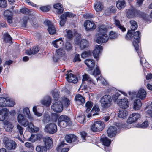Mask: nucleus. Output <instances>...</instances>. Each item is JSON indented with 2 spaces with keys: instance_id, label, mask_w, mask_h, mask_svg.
Instances as JSON below:
<instances>
[{
  "instance_id": "obj_1",
  "label": "nucleus",
  "mask_w": 152,
  "mask_h": 152,
  "mask_svg": "<svg viewBox=\"0 0 152 152\" xmlns=\"http://www.w3.org/2000/svg\"><path fill=\"white\" fill-rule=\"evenodd\" d=\"M133 37H134V41L133 42V44L137 52L138 55L140 58V63L142 66L143 68L144 69V67L145 66V65L147 64L146 62L145 59L143 57V56L141 55V51L139 49L138 43L139 42L140 38V33L139 31L133 33Z\"/></svg>"
},
{
  "instance_id": "obj_2",
  "label": "nucleus",
  "mask_w": 152,
  "mask_h": 152,
  "mask_svg": "<svg viewBox=\"0 0 152 152\" xmlns=\"http://www.w3.org/2000/svg\"><path fill=\"white\" fill-rule=\"evenodd\" d=\"M107 29L104 25H101L99 28L98 33L96 35V41L97 43L101 44L106 42L109 39L107 35Z\"/></svg>"
},
{
  "instance_id": "obj_3",
  "label": "nucleus",
  "mask_w": 152,
  "mask_h": 152,
  "mask_svg": "<svg viewBox=\"0 0 152 152\" xmlns=\"http://www.w3.org/2000/svg\"><path fill=\"white\" fill-rule=\"evenodd\" d=\"M112 99L110 96L105 95L101 99L100 102L102 107L104 109L107 108L111 105Z\"/></svg>"
},
{
  "instance_id": "obj_4",
  "label": "nucleus",
  "mask_w": 152,
  "mask_h": 152,
  "mask_svg": "<svg viewBox=\"0 0 152 152\" xmlns=\"http://www.w3.org/2000/svg\"><path fill=\"white\" fill-rule=\"evenodd\" d=\"M70 123V119L66 116L62 115L58 119V125L62 127H65Z\"/></svg>"
},
{
  "instance_id": "obj_5",
  "label": "nucleus",
  "mask_w": 152,
  "mask_h": 152,
  "mask_svg": "<svg viewBox=\"0 0 152 152\" xmlns=\"http://www.w3.org/2000/svg\"><path fill=\"white\" fill-rule=\"evenodd\" d=\"M104 123L100 121H95L91 125V129L93 132H95L101 131L104 127Z\"/></svg>"
},
{
  "instance_id": "obj_6",
  "label": "nucleus",
  "mask_w": 152,
  "mask_h": 152,
  "mask_svg": "<svg viewBox=\"0 0 152 152\" xmlns=\"http://www.w3.org/2000/svg\"><path fill=\"white\" fill-rule=\"evenodd\" d=\"M146 92L143 89L141 88L139 90L138 92H133L131 93L130 95L132 97V99L134 97H138L141 99L145 98L146 97Z\"/></svg>"
},
{
  "instance_id": "obj_7",
  "label": "nucleus",
  "mask_w": 152,
  "mask_h": 152,
  "mask_svg": "<svg viewBox=\"0 0 152 152\" xmlns=\"http://www.w3.org/2000/svg\"><path fill=\"white\" fill-rule=\"evenodd\" d=\"M127 17L129 18H134L138 15L139 13V11L136 10L135 8L132 7L126 10Z\"/></svg>"
},
{
  "instance_id": "obj_8",
  "label": "nucleus",
  "mask_w": 152,
  "mask_h": 152,
  "mask_svg": "<svg viewBox=\"0 0 152 152\" xmlns=\"http://www.w3.org/2000/svg\"><path fill=\"white\" fill-rule=\"evenodd\" d=\"M3 142L5 146L7 149L11 150L15 149L16 147V144L15 141L9 139L5 137L3 139Z\"/></svg>"
},
{
  "instance_id": "obj_9",
  "label": "nucleus",
  "mask_w": 152,
  "mask_h": 152,
  "mask_svg": "<svg viewBox=\"0 0 152 152\" xmlns=\"http://www.w3.org/2000/svg\"><path fill=\"white\" fill-rule=\"evenodd\" d=\"M44 130L47 132L53 134L57 131V127L54 124H48L45 126Z\"/></svg>"
},
{
  "instance_id": "obj_10",
  "label": "nucleus",
  "mask_w": 152,
  "mask_h": 152,
  "mask_svg": "<svg viewBox=\"0 0 152 152\" xmlns=\"http://www.w3.org/2000/svg\"><path fill=\"white\" fill-rule=\"evenodd\" d=\"M75 44L79 45L82 49L86 48L88 46V42L85 39L80 40L79 38H76L75 39Z\"/></svg>"
},
{
  "instance_id": "obj_11",
  "label": "nucleus",
  "mask_w": 152,
  "mask_h": 152,
  "mask_svg": "<svg viewBox=\"0 0 152 152\" xmlns=\"http://www.w3.org/2000/svg\"><path fill=\"white\" fill-rule=\"evenodd\" d=\"M17 121L21 125L26 127L28 126L29 122L26 118L24 115L20 114L17 116Z\"/></svg>"
},
{
  "instance_id": "obj_12",
  "label": "nucleus",
  "mask_w": 152,
  "mask_h": 152,
  "mask_svg": "<svg viewBox=\"0 0 152 152\" xmlns=\"http://www.w3.org/2000/svg\"><path fill=\"white\" fill-rule=\"evenodd\" d=\"M71 70L67 71V73L66 74V78L68 82L76 83L77 81V79L75 75L71 73Z\"/></svg>"
},
{
  "instance_id": "obj_13",
  "label": "nucleus",
  "mask_w": 152,
  "mask_h": 152,
  "mask_svg": "<svg viewBox=\"0 0 152 152\" xmlns=\"http://www.w3.org/2000/svg\"><path fill=\"white\" fill-rule=\"evenodd\" d=\"M51 108L55 112H60L63 110V106L62 103L61 102H55L51 106Z\"/></svg>"
},
{
  "instance_id": "obj_14",
  "label": "nucleus",
  "mask_w": 152,
  "mask_h": 152,
  "mask_svg": "<svg viewBox=\"0 0 152 152\" xmlns=\"http://www.w3.org/2000/svg\"><path fill=\"white\" fill-rule=\"evenodd\" d=\"M140 117V115L138 113H133L130 115L127 121V122L128 123L132 124L137 121Z\"/></svg>"
},
{
  "instance_id": "obj_15",
  "label": "nucleus",
  "mask_w": 152,
  "mask_h": 152,
  "mask_svg": "<svg viewBox=\"0 0 152 152\" xmlns=\"http://www.w3.org/2000/svg\"><path fill=\"white\" fill-rule=\"evenodd\" d=\"M84 26L87 30L94 29L96 28V26L94 22L88 20L84 22Z\"/></svg>"
},
{
  "instance_id": "obj_16",
  "label": "nucleus",
  "mask_w": 152,
  "mask_h": 152,
  "mask_svg": "<svg viewBox=\"0 0 152 152\" xmlns=\"http://www.w3.org/2000/svg\"><path fill=\"white\" fill-rule=\"evenodd\" d=\"M118 104L120 107L122 109H126L128 106V101L126 98L119 99L118 102Z\"/></svg>"
},
{
  "instance_id": "obj_17",
  "label": "nucleus",
  "mask_w": 152,
  "mask_h": 152,
  "mask_svg": "<svg viewBox=\"0 0 152 152\" xmlns=\"http://www.w3.org/2000/svg\"><path fill=\"white\" fill-rule=\"evenodd\" d=\"M102 50V46L100 45H98L96 46L95 48L93 51V56L94 57L98 60L99 54Z\"/></svg>"
},
{
  "instance_id": "obj_18",
  "label": "nucleus",
  "mask_w": 152,
  "mask_h": 152,
  "mask_svg": "<svg viewBox=\"0 0 152 152\" xmlns=\"http://www.w3.org/2000/svg\"><path fill=\"white\" fill-rule=\"evenodd\" d=\"M117 128L116 127L111 126L107 130L108 136L110 137L115 136L116 134Z\"/></svg>"
},
{
  "instance_id": "obj_19",
  "label": "nucleus",
  "mask_w": 152,
  "mask_h": 152,
  "mask_svg": "<svg viewBox=\"0 0 152 152\" xmlns=\"http://www.w3.org/2000/svg\"><path fill=\"white\" fill-rule=\"evenodd\" d=\"M45 146L48 149L51 148L53 145V141L52 139L49 137H45L43 139Z\"/></svg>"
},
{
  "instance_id": "obj_20",
  "label": "nucleus",
  "mask_w": 152,
  "mask_h": 152,
  "mask_svg": "<svg viewBox=\"0 0 152 152\" xmlns=\"http://www.w3.org/2000/svg\"><path fill=\"white\" fill-rule=\"evenodd\" d=\"M51 44L54 47L58 48L63 46V42L62 38H60L52 42Z\"/></svg>"
},
{
  "instance_id": "obj_21",
  "label": "nucleus",
  "mask_w": 152,
  "mask_h": 152,
  "mask_svg": "<svg viewBox=\"0 0 152 152\" xmlns=\"http://www.w3.org/2000/svg\"><path fill=\"white\" fill-rule=\"evenodd\" d=\"M65 139L67 142L71 143L72 142L75 141L77 140V138L74 134H68L65 136Z\"/></svg>"
},
{
  "instance_id": "obj_22",
  "label": "nucleus",
  "mask_w": 152,
  "mask_h": 152,
  "mask_svg": "<svg viewBox=\"0 0 152 152\" xmlns=\"http://www.w3.org/2000/svg\"><path fill=\"white\" fill-rule=\"evenodd\" d=\"M8 100V98H4V97L0 98V106L5 107L6 106H12L13 104V103H12L11 104H9L8 102H7Z\"/></svg>"
},
{
  "instance_id": "obj_23",
  "label": "nucleus",
  "mask_w": 152,
  "mask_h": 152,
  "mask_svg": "<svg viewBox=\"0 0 152 152\" xmlns=\"http://www.w3.org/2000/svg\"><path fill=\"white\" fill-rule=\"evenodd\" d=\"M66 145L64 141L61 142L56 148V150L58 152H67L69 150V148H64V145Z\"/></svg>"
},
{
  "instance_id": "obj_24",
  "label": "nucleus",
  "mask_w": 152,
  "mask_h": 152,
  "mask_svg": "<svg viewBox=\"0 0 152 152\" xmlns=\"http://www.w3.org/2000/svg\"><path fill=\"white\" fill-rule=\"evenodd\" d=\"M8 110L4 108L0 110V121H3L8 115Z\"/></svg>"
},
{
  "instance_id": "obj_25",
  "label": "nucleus",
  "mask_w": 152,
  "mask_h": 152,
  "mask_svg": "<svg viewBox=\"0 0 152 152\" xmlns=\"http://www.w3.org/2000/svg\"><path fill=\"white\" fill-rule=\"evenodd\" d=\"M54 8L56 10V12L59 14H61L63 12V8L61 4L59 3H57L53 5Z\"/></svg>"
},
{
  "instance_id": "obj_26",
  "label": "nucleus",
  "mask_w": 152,
  "mask_h": 152,
  "mask_svg": "<svg viewBox=\"0 0 152 152\" xmlns=\"http://www.w3.org/2000/svg\"><path fill=\"white\" fill-rule=\"evenodd\" d=\"M41 103L46 106H49L51 103V98L49 96L46 97L44 99L41 101Z\"/></svg>"
},
{
  "instance_id": "obj_27",
  "label": "nucleus",
  "mask_w": 152,
  "mask_h": 152,
  "mask_svg": "<svg viewBox=\"0 0 152 152\" xmlns=\"http://www.w3.org/2000/svg\"><path fill=\"white\" fill-rule=\"evenodd\" d=\"M85 63L88 67L90 68V70H91L95 65V62L92 59H86L85 61Z\"/></svg>"
},
{
  "instance_id": "obj_28",
  "label": "nucleus",
  "mask_w": 152,
  "mask_h": 152,
  "mask_svg": "<svg viewBox=\"0 0 152 152\" xmlns=\"http://www.w3.org/2000/svg\"><path fill=\"white\" fill-rule=\"evenodd\" d=\"M116 4V7L119 10L124 8L126 6V3L124 0H118Z\"/></svg>"
},
{
  "instance_id": "obj_29",
  "label": "nucleus",
  "mask_w": 152,
  "mask_h": 152,
  "mask_svg": "<svg viewBox=\"0 0 152 152\" xmlns=\"http://www.w3.org/2000/svg\"><path fill=\"white\" fill-rule=\"evenodd\" d=\"M94 8L96 12L102 11L103 8V5L102 3L100 2H96L94 4Z\"/></svg>"
},
{
  "instance_id": "obj_30",
  "label": "nucleus",
  "mask_w": 152,
  "mask_h": 152,
  "mask_svg": "<svg viewBox=\"0 0 152 152\" xmlns=\"http://www.w3.org/2000/svg\"><path fill=\"white\" fill-rule=\"evenodd\" d=\"M100 140L103 144L106 146H109L110 144V140L107 137H102Z\"/></svg>"
},
{
  "instance_id": "obj_31",
  "label": "nucleus",
  "mask_w": 152,
  "mask_h": 152,
  "mask_svg": "<svg viewBox=\"0 0 152 152\" xmlns=\"http://www.w3.org/2000/svg\"><path fill=\"white\" fill-rule=\"evenodd\" d=\"M28 130L31 132H37L39 131V128L35 126L32 123L30 122L28 125Z\"/></svg>"
},
{
  "instance_id": "obj_32",
  "label": "nucleus",
  "mask_w": 152,
  "mask_h": 152,
  "mask_svg": "<svg viewBox=\"0 0 152 152\" xmlns=\"http://www.w3.org/2000/svg\"><path fill=\"white\" fill-rule=\"evenodd\" d=\"M128 115L127 111L125 110H120L118 114V117L124 119L126 118Z\"/></svg>"
},
{
  "instance_id": "obj_33",
  "label": "nucleus",
  "mask_w": 152,
  "mask_h": 152,
  "mask_svg": "<svg viewBox=\"0 0 152 152\" xmlns=\"http://www.w3.org/2000/svg\"><path fill=\"white\" fill-rule=\"evenodd\" d=\"M39 50L37 47H34L32 50H27L26 51V53L27 55L34 54L37 53Z\"/></svg>"
},
{
  "instance_id": "obj_34",
  "label": "nucleus",
  "mask_w": 152,
  "mask_h": 152,
  "mask_svg": "<svg viewBox=\"0 0 152 152\" xmlns=\"http://www.w3.org/2000/svg\"><path fill=\"white\" fill-rule=\"evenodd\" d=\"M75 99L77 103L79 104L84 103L85 102L84 98L80 94L77 95L76 96Z\"/></svg>"
},
{
  "instance_id": "obj_35",
  "label": "nucleus",
  "mask_w": 152,
  "mask_h": 152,
  "mask_svg": "<svg viewBox=\"0 0 152 152\" xmlns=\"http://www.w3.org/2000/svg\"><path fill=\"white\" fill-rule=\"evenodd\" d=\"M141 105L142 103L140 99L135 100L134 102V109L138 110L140 109Z\"/></svg>"
},
{
  "instance_id": "obj_36",
  "label": "nucleus",
  "mask_w": 152,
  "mask_h": 152,
  "mask_svg": "<svg viewBox=\"0 0 152 152\" xmlns=\"http://www.w3.org/2000/svg\"><path fill=\"white\" fill-rule=\"evenodd\" d=\"M35 150L37 152H46L47 148L45 146L39 145L36 147Z\"/></svg>"
},
{
  "instance_id": "obj_37",
  "label": "nucleus",
  "mask_w": 152,
  "mask_h": 152,
  "mask_svg": "<svg viewBox=\"0 0 152 152\" xmlns=\"http://www.w3.org/2000/svg\"><path fill=\"white\" fill-rule=\"evenodd\" d=\"M13 125L11 123L7 122L5 125V128L6 131L8 132H11L13 128Z\"/></svg>"
},
{
  "instance_id": "obj_38",
  "label": "nucleus",
  "mask_w": 152,
  "mask_h": 152,
  "mask_svg": "<svg viewBox=\"0 0 152 152\" xmlns=\"http://www.w3.org/2000/svg\"><path fill=\"white\" fill-rule=\"evenodd\" d=\"M114 22L115 24L118 28H119L123 32L125 31L126 29V28L121 25L120 22L119 20L117 19H115Z\"/></svg>"
},
{
  "instance_id": "obj_39",
  "label": "nucleus",
  "mask_w": 152,
  "mask_h": 152,
  "mask_svg": "<svg viewBox=\"0 0 152 152\" xmlns=\"http://www.w3.org/2000/svg\"><path fill=\"white\" fill-rule=\"evenodd\" d=\"M56 52L57 55L60 57L66 56V54L65 51L63 49L59 48L58 49L56 50Z\"/></svg>"
},
{
  "instance_id": "obj_40",
  "label": "nucleus",
  "mask_w": 152,
  "mask_h": 152,
  "mask_svg": "<svg viewBox=\"0 0 152 152\" xmlns=\"http://www.w3.org/2000/svg\"><path fill=\"white\" fill-rule=\"evenodd\" d=\"M133 31H128L127 34L125 37L127 40H131L132 42L134 41V37H133Z\"/></svg>"
},
{
  "instance_id": "obj_41",
  "label": "nucleus",
  "mask_w": 152,
  "mask_h": 152,
  "mask_svg": "<svg viewBox=\"0 0 152 152\" xmlns=\"http://www.w3.org/2000/svg\"><path fill=\"white\" fill-rule=\"evenodd\" d=\"M4 41L7 42H12V38L7 32L3 33Z\"/></svg>"
},
{
  "instance_id": "obj_42",
  "label": "nucleus",
  "mask_w": 152,
  "mask_h": 152,
  "mask_svg": "<svg viewBox=\"0 0 152 152\" xmlns=\"http://www.w3.org/2000/svg\"><path fill=\"white\" fill-rule=\"evenodd\" d=\"M48 31L50 34H53L56 33V30L55 26L53 24L48 27Z\"/></svg>"
},
{
  "instance_id": "obj_43",
  "label": "nucleus",
  "mask_w": 152,
  "mask_h": 152,
  "mask_svg": "<svg viewBox=\"0 0 152 152\" xmlns=\"http://www.w3.org/2000/svg\"><path fill=\"white\" fill-rule=\"evenodd\" d=\"M42 137V135L39 134H37L35 135L32 134L30 137L31 140L33 142H35L40 139Z\"/></svg>"
},
{
  "instance_id": "obj_44",
  "label": "nucleus",
  "mask_w": 152,
  "mask_h": 152,
  "mask_svg": "<svg viewBox=\"0 0 152 152\" xmlns=\"http://www.w3.org/2000/svg\"><path fill=\"white\" fill-rule=\"evenodd\" d=\"M130 23L131 24V28L132 31L135 30L138 27L136 22L134 20H131Z\"/></svg>"
},
{
  "instance_id": "obj_45",
  "label": "nucleus",
  "mask_w": 152,
  "mask_h": 152,
  "mask_svg": "<svg viewBox=\"0 0 152 152\" xmlns=\"http://www.w3.org/2000/svg\"><path fill=\"white\" fill-rule=\"evenodd\" d=\"M93 104L90 101L87 102L86 104V112L88 113L89 112L92 108Z\"/></svg>"
},
{
  "instance_id": "obj_46",
  "label": "nucleus",
  "mask_w": 152,
  "mask_h": 152,
  "mask_svg": "<svg viewBox=\"0 0 152 152\" xmlns=\"http://www.w3.org/2000/svg\"><path fill=\"white\" fill-rule=\"evenodd\" d=\"M99 108L97 107L96 106H94L91 112V114L88 115V118L90 117L92 115V113H97L99 111Z\"/></svg>"
},
{
  "instance_id": "obj_47",
  "label": "nucleus",
  "mask_w": 152,
  "mask_h": 152,
  "mask_svg": "<svg viewBox=\"0 0 152 152\" xmlns=\"http://www.w3.org/2000/svg\"><path fill=\"white\" fill-rule=\"evenodd\" d=\"M148 125V122L147 121H145L141 124H137V126L138 128H144L147 127Z\"/></svg>"
},
{
  "instance_id": "obj_48",
  "label": "nucleus",
  "mask_w": 152,
  "mask_h": 152,
  "mask_svg": "<svg viewBox=\"0 0 152 152\" xmlns=\"http://www.w3.org/2000/svg\"><path fill=\"white\" fill-rule=\"evenodd\" d=\"M85 117L84 115H83L78 116L77 118V121L81 123H84L85 121Z\"/></svg>"
},
{
  "instance_id": "obj_49",
  "label": "nucleus",
  "mask_w": 152,
  "mask_h": 152,
  "mask_svg": "<svg viewBox=\"0 0 152 152\" xmlns=\"http://www.w3.org/2000/svg\"><path fill=\"white\" fill-rule=\"evenodd\" d=\"M52 95L53 98L56 100H57L58 97V92L56 89H55L53 91H52Z\"/></svg>"
},
{
  "instance_id": "obj_50",
  "label": "nucleus",
  "mask_w": 152,
  "mask_h": 152,
  "mask_svg": "<svg viewBox=\"0 0 152 152\" xmlns=\"http://www.w3.org/2000/svg\"><path fill=\"white\" fill-rule=\"evenodd\" d=\"M50 121V117L48 114H45L44 115L42 119L43 122L45 124L48 123Z\"/></svg>"
},
{
  "instance_id": "obj_51",
  "label": "nucleus",
  "mask_w": 152,
  "mask_h": 152,
  "mask_svg": "<svg viewBox=\"0 0 152 152\" xmlns=\"http://www.w3.org/2000/svg\"><path fill=\"white\" fill-rule=\"evenodd\" d=\"M73 16V15L71 13L69 12H66L64 13L63 14L61 15V18H64L66 19L67 17H71Z\"/></svg>"
},
{
  "instance_id": "obj_52",
  "label": "nucleus",
  "mask_w": 152,
  "mask_h": 152,
  "mask_svg": "<svg viewBox=\"0 0 152 152\" xmlns=\"http://www.w3.org/2000/svg\"><path fill=\"white\" fill-rule=\"evenodd\" d=\"M33 111L34 115L38 117H40L42 115V113L38 112L37 110V107L34 106L33 108Z\"/></svg>"
},
{
  "instance_id": "obj_53",
  "label": "nucleus",
  "mask_w": 152,
  "mask_h": 152,
  "mask_svg": "<svg viewBox=\"0 0 152 152\" xmlns=\"http://www.w3.org/2000/svg\"><path fill=\"white\" fill-rule=\"evenodd\" d=\"M28 19L27 17H25L21 20V26L22 27L25 28L26 27Z\"/></svg>"
},
{
  "instance_id": "obj_54",
  "label": "nucleus",
  "mask_w": 152,
  "mask_h": 152,
  "mask_svg": "<svg viewBox=\"0 0 152 152\" xmlns=\"http://www.w3.org/2000/svg\"><path fill=\"white\" fill-rule=\"evenodd\" d=\"M12 12L9 10H7L4 12V18L7 17L11 16H12Z\"/></svg>"
},
{
  "instance_id": "obj_55",
  "label": "nucleus",
  "mask_w": 152,
  "mask_h": 152,
  "mask_svg": "<svg viewBox=\"0 0 152 152\" xmlns=\"http://www.w3.org/2000/svg\"><path fill=\"white\" fill-rule=\"evenodd\" d=\"M109 37L110 39H113L116 38L117 37V35L115 32L111 31L110 33Z\"/></svg>"
},
{
  "instance_id": "obj_56",
  "label": "nucleus",
  "mask_w": 152,
  "mask_h": 152,
  "mask_svg": "<svg viewBox=\"0 0 152 152\" xmlns=\"http://www.w3.org/2000/svg\"><path fill=\"white\" fill-rule=\"evenodd\" d=\"M50 8V7L49 6H42L40 7V10L43 12H47L49 11Z\"/></svg>"
},
{
  "instance_id": "obj_57",
  "label": "nucleus",
  "mask_w": 152,
  "mask_h": 152,
  "mask_svg": "<svg viewBox=\"0 0 152 152\" xmlns=\"http://www.w3.org/2000/svg\"><path fill=\"white\" fill-rule=\"evenodd\" d=\"M17 129L20 135H23V128L20 125L18 124L17 126Z\"/></svg>"
},
{
  "instance_id": "obj_58",
  "label": "nucleus",
  "mask_w": 152,
  "mask_h": 152,
  "mask_svg": "<svg viewBox=\"0 0 152 152\" xmlns=\"http://www.w3.org/2000/svg\"><path fill=\"white\" fill-rule=\"evenodd\" d=\"M100 72L98 67H96V69L91 73L92 75L95 76L100 74Z\"/></svg>"
},
{
  "instance_id": "obj_59",
  "label": "nucleus",
  "mask_w": 152,
  "mask_h": 152,
  "mask_svg": "<svg viewBox=\"0 0 152 152\" xmlns=\"http://www.w3.org/2000/svg\"><path fill=\"white\" fill-rule=\"evenodd\" d=\"M7 5L6 0H0V7L4 8Z\"/></svg>"
},
{
  "instance_id": "obj_60",
  "label": "nucleus",
  "mask_w": 152,
  "mask_h": 152,
  "mask_svg": "<svg viewBox=\"0 0 152 152\" xmlns=\"http://www.w3.org/2000/svg\"><path fill=\"white\" fill-rule=\"evenodd\" d=\"M66 37L69 39H70L72 37L73 34L72 31L71 30H68L66 31Z\"/></svg>"
},
{
  "instance_id": "obj_61",
  "label": "nucleus",
  "mask_w": 152,
  "mask_h": 152,
  "mask_svg": "<svg viewBox=\"0 0 152 152\" xmlns=\"http://www.w3.org/2000/svg\"><path fill=\"white\" fill-rule=\"evenodd\" d=\"M66 50L68 51L72 49V45L69 42H67L65 45Z\"/></svg>"
},
{
  "instance_id": "obj_62",
  "label": "nucleus",
  "mask_w": 152,
  "mask_h": 152,
  "mask_svg": "<svg viewBox=\"0 0 152 152\" xmlns=\"http://www.w3.org/2000/svg\"><path fill=\"white\" fill-rule=\"evenodd\" d=\"M23 113L24 114H26V115H28L30 113L29 108L28 107L24 108L23 109Z\"/></svg>"
},
{
  "instance_id": "obj_63",
  "label": "nucleus",
  "mask_w": 152,
  "mask_h": 152,
  "mask_svg": "<svg viewBox=\"0 0 152 152\" xmlns=\"http://www.w3.org/2000/svg\"><path fill=\"white\" fill-rule=\"evenodd\" d=\"M25 146L27 148H31V150L34 149V147L32 145V144L31 142H27L25 144Z\"/></svg>"
},
{
  "instance_id": "obj_64",
  "label": "nucleus",
  "mask_w": 152,
  "mask_h": 152,
  "mask_svg": "<svg viewBox=\"0 0 152 152\" xmlns=\"http://www.w3.org/2000/svg\"><path fill=\"white\" fill-rule=\"evenodd\" d=\"M20 11L21 12L24 14H27L30 12L29 10L26 8L22 9Z\"/></svg>"
}]
</instances>
